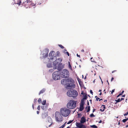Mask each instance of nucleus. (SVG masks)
Instances as JSON below:
<instances>
[{
    "label": "nucleus",
    "instance_id": "nucleus-30",
    "mask_svg": "<svg viewBox=\"0 0 128 128\" xmlns=\"http://www.w3.org/2000/svg\"><path fill=\"white\" fill-rule=\"evenodd\" d=\"M86 96H84V98H83V99L82 100H84V99H86Z\"/></svg>",
    "mask_w": 128,
    "mask_h": 128
},
{
    "label": "nucleus",
    "instance_id": "nucleus-12",
    "mask_svg": "<svg viewBox=\"0 0 128 128\" xmlns=\"http://www.w3.org/2000/svg\"><path fill=\"white\" fill-rule=\"evenodd\" d=\"M86 122V119L84 117H82L81 118V120L80 121V122L81 124H83L84 122Z\"/></svg>",
    "mask_w": 128,
    "mask_h": 128
},
{
    "label": "nucleus",
    "instance_id": "nucleus-22",
    "mask_svg": "<svg viewBox=\"0 0 128 128\" xmlns=\"http://www.w3.org/2000/svg\"><path fill=\"white\" fill-rule=\"evenodd\" d=\"M66 123V122H65L64 124H63L62 126H61L59 128H63L65 126V124Z\"/></svg>",
    "mask_w": 128,
    "mask_h": 128
},
{
    "label": "nucleus",
    "instance_id": "nucleus-50",
    "mask_svg": "<svg viewBox=\"0 0 128 128\" xmlns=\"http://www.w3.org/2000/svg\"><path fill=\"white\" fill-rule=\"evenodd\" d=\"M122 94V93L120 94H119V96H120V95H121Z\"/></svg>",
    "mask_w": 128,
    "mask_h": 128
},
{
    "label": "nucleus",
    "instance_id": "nucleus-62",
    "mask_svg": "<svg viewBox=\"0 0 128 128\" xmlns=\"http://www.w3.org/2000/svg\"><path fill=\"white\" fill-rule=\"evenodd\" d=\"M95 109H94L93 111V112L94 111Z\"/></svg>",
    "mask_w": 128,
    "mask_h": 128
},
{
    "label": "nucleus",
    "instance_id": "nucleus-5",
    "mask_svg": "<svg viewBox=\"0 0 128 128\" xmlns=\"http://www.w3.org/2000/svg\"><path fill=\"white\" fill-rule=\"evenodd\" d=\"M61 76L63 78H66L69 76V71L67 70L64 69L63 70L62 73L60 74Z\"/></svg>",
    "mask_w": 128,
    "mask_h": 128
},
{
    "label": "nucleus",
    "instance_id": "nucleus-46",
    "mask_svg": "<svg viewBox=\"0 0 128 128\" xmlns=\"http://www.w3.org/2000/svg\"><path fill=\"white\" fill-rule=\"evenodd\" d=\"M39 112L38 111H37V114H38L39 113Z\"/></svg>",
    "mask_w": 128,
    "mask_h": 128
},
{
    "label": "nucleus",
    "instance_id": "nucleus-10",
    "mask_svg": "<svg viewBox=\"0 0 128 128\" xmlns=\"http://www.w3.org/2000/svg\"><path fill=\"white\" fill-rule=\"evenodd\" d=\"M84 100H81L80 106V110L82 111L84 109Z\"/></svg>",
    "mask_w": 128,
    "mask_h": 128
},
{
    "label": "nucleus",
    "instance_id": "nucleus-29",
    "mask_svg": "<svg viewBox=\"0 0 128 128\" xmlns=\"http://www.w3.org/2000/svg\"><path fill=\"white\" fill-rule=\"evenodd\" d=\"M59 46L60 47H61L62 48H64V47L61 45H59Z\"/></svg>",
    "mask_w": 128,
    "mask_h": 128
},
{
    "label": "nucleus",
    "instance_id": "nucleus-42",
    "mask_svg": "<svg viewBox=\"0 0 128 128\" xmlns=\"http://www.w3.org/2000/svg\"><path fill=\"white\" fill-rule=\"evenodd\" d=\"M124 99L123 98H121L120 99V100L121 101L122 100H124Z\"/></svg>",
    "mask_w": 128,
    "mask_h": 128
},
{
    "label": "nucleus",
    "instance_id": "nucleus-8",
    "mask_svg": "<svg viewBox=\"0 0 128 128\" xmlns=\"http://www.w3.org/2000/svg\"><path fill=\"white\" fill-rule=\"evenodd\" d=\"M55 53V52L54 51L51 52L49 54V56L50 57V60H51L52 59L55 60L56 59V56H54Z\"/></svg>",
    "mask_w": 128,
    "mask_h": 128
},
{
    "label": "nucleus",
    "instance_id": "nucleus-47",
    "mask_svg": "<svg viewBox=\"0 0 128 128\" xmlns=\"http://www.w3.org/2000/svg\"><path fill=\"white\" fill-rule=\"evenodd\" d=\"M102 122V121L101 120H100V122H99V123H101Z\"/></svg>",
    "mask_w": 128,
    "mask_h": 128
},
{
    "label": "nucleus",
    "instance_id": "nucleus-27",
    "mask_svg": "<svg viewBox=\"0 0 128 128\" xmlns=\"http://www.w3.org/2000/svg\"><path fill=\"white\" fill-rule=\"evenodd\" d=\"M126 121H127V120L126 119H124L123 120H122V122H126Z\"/></svg>",
    "mask_w": 128,
    "mask_h": 128
},
{
    "label": "nucleus",
    "instance_id": "nucleus-4",
    "mask_svg": "<svg viewBox=\"0 0 128 128\" xmlns=\"http://www.w3.org/2000/svg\"><path fill=\"white\" fill-rule=\"evenodd\" d=\"M55 118L56 121L58 122H61L62 121V117L59 112H56Z\"/></svg>",
    "mask_w": 128,
    "mask_h": 128
},
{
    "label": "nucleus",
    "instance_id": "nucleus-61",
    "mask_svg": "<svg viewBox=\"0 0 128 128\" xmlns=\"http://www.w3.org/2000/svg\"><path fill=\"white\" fill-rule=\"evenodd\" d=\"M32 106L33 108H34V106L33 104L32 105Z\"/></svg>",
    "mask_w": 128,
    "mask_h": 128
},
{
    "label": "nucleus",
    "instance_id": "nucleus-56",
    "mask_svg": "<svg viewBox=\"0 0 128 128\" xmlns=\"http://www.w3.org/2000/svg\"><path fill=\"white\" fill-rule=\"evenodd\" d=\"M83 92H82V93H81V94H83Z\"/></svg>",
    "mask_w": 128,
    "mask_h": 128
},
{
    "label": "nucleus",
    "instance_id": "nucleus-16",
    "mask_svg": "<svg viewBox=\"0 0 128 128\" xmlns=\"http://www.w3.org/2000/svg\"><path fill=\"white\" fill-rule=\"evenodd\" d=\"M46 100H44V101L42 102V104L43 105H45L46 104Z\"/></svg>",
    "mask_w": 128,
    "mask_h": 128
},
{
    "label": "nucleus",
    "instance_id": "nucleus-15",
    "mask_svg": "<svg viewBox=\"0 0 128 128\" xmlns=\"http://www.w3.org/2000/svg\"><path fill=\"white\" fill-rule=\"evenodd\" d=\"M102 107H103L104 108L102 110V109H100V110L102 111L103 112L104 111V109L106 108L105 106L104 105H102Z\"/></svg>",
    "mask_w": 128,
    "mask_h": 128
},
{
    "label": "nucleus",
    "instance_id": "nucleus-6",
    "mask_svg": "<svg viewBox=\"0 0 128 128\" xmlns=\"http://www.w3.org/2000/svg\"><path fill=\"white\" fill-rule=\"evenodd\" d=\"M60 72H54L52 74V78L55 80H59L60 79Z\"/></svg>",
    "mask_w": 128,
    "mask_h": 128
},
{
    "label": "nucleus",
    "instance_id": "nucleus-23",
    "mask_svg": "<svg viewBox=\"0 0 128 128\" xmlns=\"http://www.w3.org/2000/svg\"><path fill=\"white\" fill-rule=\"evenodd\" d=\"M57 61H55L53 63V64L54 66H56V64L57 63Z\"/></svg>",
    "mask_w": 128,
    "mask_h": 128
},
{
    "label": "nucleus",
    "instance_id": "nucleus-31",
    "mask_svg": "<svg viewBox=\"0 0 128 128\" xmlns=\"http://www.w3.org/2000/svg\"><path fill=\"white\" fill-rule=\"evenodd\" d=\"M94 116V114H91L90 115V116L91 117H93V116Z\"/></svg>",
    "mask_w": 128,
    "mask_h": 128
},
{
    "label": "nucleus",
    "instance_id": "nucleus-26",
    "mask_svg": "<svg viewBox=\"0 0 128 128\" xmlns=\"http://www.w3.org/2000/svg\"><path fill=\"white\" fill-rule=\"evenodd\" d=\"M73 121V120H70L67 123V124H69L71 123H72Z\"/></svg>",
    "mask_w": 128,
    "mask_h": 128
},
{
    "label": "nucleus",
    "instance_id": "nucleus-54",
    "mask_svg": "<svg viewBox=\"0 0 128 128\" xmlns=\"http://www.w3.org/2000/svg\"><path fill=\"white\" fill-rule=\"evenodd\" d=\"M107 102V100H105L104 101V102Z\"/></svg>",
    "mask_w": 128,
    "mask_h": 128
},
{
    "label": "nucleus",
    "instance_id": "nucleus-3",
    "mask_svg": "<svg viewBox=\"0 0 128 128\" xmlns=\"http://www.w3.org/2000/svg\"><path fill=\"white\" fill-rule=\"evenodd\" d=\"M66 94L68 96L73 98L76 97L78 95V92L74 90H68Z\"/></svg>",
    "mask_w": 128,
    "mask_h": 128
},
{
    "label": "nucleus",
    "instance_id": "nucleus-44",
    "mask_svg": "<svg viewBox=\"0 0 128 128\" xmlns=\"http://www.w3.org/2000/svg\"><path fill=\"white\" fill-rule=\"evenodd\" d=\"M36 99H35L34 100V102H36Z\"/></svg>",
    "mask_w": 128,
    "mask_h": 128
},
{
    "label": "nucleus",
    "instance_id": "nucleus-34",
    "mask_svg": "<svg viewBox=\"0 0 128 128\" xmlns=\"http://www.w3.org/2000/svg\"><path fill=\"white\" fill-rule=\"evenodd\" d=\"M42 108L43 109V110H44L45 108H44V106H42Z\"/></svg>",
    "mask_w": 128,
    "mask_h": 128
},
{
    "label": "nucleus",
    "instance_id": "nucleus-63",
    "mask_svg": "<svg viewBox=\"0 0 128 128\" xmlns=\"http://www.w3.org/2000/svg\"><path fill=\"white\" fill-rule=\"evenodd\" d=\"M126 120L127 121L128 120V118H126Z\"/></svg>",
    "mask_w": 128,
    "mask_h": 128
},
{
    "label": "nucleus",
    "instance_id": "nucleus-7",
    "mask_svg": "<svg viewBox=\"0 0 128 128\" xmlns=\"http://www.w3.org/2000/svg\"><path fill=\"white\" fill-rule=\"evenodd\" d=\"M65 87L68 89L73 88L75 87V85L72 82L68 83L65 84Z\"/></svg>",
    "mask_w": 128,
    "mask_h": 128
},
{
    "label": "nucleus",
    "instance_id": "nucleus-1",
    "mask_svg": "<svg viewBox=\"0 0 128 128\" xmlns=\"http://www.w3.org/2000/svg\"><path fill=\"white\" fill-rule=\"evenodd\" d=\"M70 110L66 108H62L60 110V114L63 116L67 117L70 113Z\"/></svg>",
    "mask_w": 128,
    "mask_h": 128
},
{
    "label": "nucleus",
    "instance_id": "nucleus-58",
    "mask_svg": "<svg viewBox=\"0 0 128 128\" xmlns=\"http://www.w3.org/2000/svg\"><path fill=\"white\" fill-rule=\"evenodd\" d=\"M101 82H102V84H103V82L102 81V80H101Z\"/></svg>",
    "mask_w": 128,
    "mask_h": 128
},
{
    "label": "nucleus",
    "instance_id": "nucleus-49",
    "mask_svg": "<svg viewBox=\"0 0 128 128\" xmlns=\"http://www.w3.org/2000/svg\"><path fill=\"white\" fill-rule=\"evenodd\" d=\"M122 97H125V95L124 94L122 96Z\"/></svg>",
    "mask_w": 128,
    "mask_h": 128
},
{
    "label": "nucleus",
    "instance_id": "nucleus-25",
    "mask_svg": "<svg viewBox=\"0 0 128 128\" xmlns=\"http://www.w3.org/2000/svg\"><path fill=\"white\" fill-rule=\"evenodd\" d=\"M116 102H120L121 101L120 100V98H118V100H116Z\"/></svg>",
    "mask_w": 128,
    "mask_h": 128
},
{
    "label": "nucleus",
    "instance_id": "nucleus-39",
    "mask_svg": "<svg viewBox=\"0 0 128 128\" xmlns=\"http://www.w3.org/2000/svg\"><path fill=\"white\" fill-rule=\"evenodd\" d=\"M90 93L91 94H93V92H92V90H90Z\"/></svg>",
    "mask_w": 128,
    "mask_h": 128
},
{
    "label": "nucleus",
    "instance_id": "nucleus-17",
    "mask_svg": "<svg viewBox=\"0 0 128 128\" xmlns=\"http://www.w3.org/2000/svg\"><path fill=\"white\" fill-rule=\"evenodd\" d=\"M52 65L50 64H47V66L48 68H50L52 67Z\"/></svg>",
    "mask_w": 128,
    "mask_h": 128
},
{
    "label": "nucleus",
    "instance_id": "nucleus-48",
    "mask_svg": "<svg viewBox=\"0 0 128 128\" xmlns=\"http://www.w3.org/2000/svg\"><path fill=\"white\" fill-rule=\"evenodd\" d=\"M81 51L82 52H83L84 51V50H81Z\"/></svg>",
    "mask_w": 128,
    "mask_h": 128
},
{
    "label": "nucleus",
    "instance_id": "nucleus-36",
    "mask_svg": "<svg viewBox=\"0 0 128 128\" xmlns=\"http://www.w3.org/2000/svg\"><path fill=\"white\" fill-rule=\"evenodd\" d=\"M58 60H60V62H61L62 61V59L61 58H60L58 59Z\"/></svg>",
    "mask_w": 128,
    "mask_h": 128
},
{
    "label": "nucleus",
    "instance_id": "nucleus-40",
    "mask_svg": "<svg viewBox=\"0 0 128 128\" xmlns=\"http://www.w3.org/2000/svg\"><path fill=\"white\" fill-rule=\"evenodd\" d=\"M66 53L68 55V56H69V53L68 52H66Z\"/></svg>",
    "mask_w": 128,
    "mask_h": 128
},
{
    "label": "nucleus",
    "instance_id": "nucleus-41",
    "mask_svg": "<svg viewBox=\"0 0 128 128\" xmlns=\"http://www.w3.org/2000/svg\"><path fill=\"white\" fill-rule=\"evenodd\" d=\"M21 2H20H20H19L18 3V4H19V5H20V4H21Z\"/></svg>",
    "mask_w": 128,
    "mask_h": 128
},
{
    "label": "nucleus",
    "instance_id": "nucleus-64",
    "mask_svg": "<svg viewBox=\"0 0 128 128\" xmlns=\"http://www.w3.org/2000/svg\"><path fill=\"white\" fill-rule=\"evenodd\" d=\"M128 125H127V126H126V128L128 127Z\"/></svg>",
    "mask_w": 128,
    "mask_h": 128
},
{
    "label": "nucleus",
    "instance_id": "nucleus-24",
    "mask_svg": "<svg viewBox=\"0 0 128 128\" xmlns=\"http://www.w3.org/2000/svg\"><path fill=\"white\" fill-rule=\"evenodd\" d=\"M38 102L39 104H40L41 102V100L40 98H39L38 100Z\"/></svg>",
    "mask_w": 128,
    "mask_h": 128
},
{
    "label": "nucleus",
    "instance_id": "nucleus-32",
    "mask_svg": "<svg viewBox=\"0 0 128 128\" xmlns=\"http://www.w3.org/2000/svg\"><path fill=\"white\" fill-rule=\"evenodd\" d=\"M114 90H112V91L111 92V93L112 94L114 92Z\"/></svg>",
    "mask_w": 128,
    "mask_h": 128
},
{
    "label": "nucleus",
    "instance_id": "nucleus-57",
    "mask_svg": "<svg viewBox=\"0 0 128 128\" xmlns=\"http://www.w3.org/2000/svg\"><path fill=\"white\" fill-rule=\"evenodd\" d=\"M118 125H120V122H118Z\"/></svg>",
    "mask_w": 128,
    "mask_h": 128
},
{
    "label": "nucleus",
    "instance_id": "nucleus-14",
    "mask_svg": "<svg viewBox=\"0 0 128 128\" xmlns=\"http://www.w3.org/2000/svg\"><path fill=\"white\" fill-rule=\"evenodd\" d=\"M47 116V114L46 113H44L42 114V116L43 118H44L46 116Z\"/></svg>",
    "mask_w": 128,
    "mask_h": 128
},
{
    "label": "nucleus",
    "instance_id": "nucleus-51",
    "mask_svg": "<svg viewBox=\"0 0 128 128\" xmlns=\"http://www.w3.org/2000/svg\"><path fill=\"white\" fill-rule=\"evenodd\" d=\"M99 78H100V79L101 80H102L101 78L100 77V76H99Z\"/></svg>",
    "mask_w": 128,
    "mask_h": 128
},
{
    "label": "nucleus",
    "instance_id": "nucleus-21",
    "mask_svg": "<svg viewBox=\"0 0 128 128\" xmlns=\"http://www.w3.org/2000/svg\"><path fill=\"white\" fill-rule=\"evenodd\" d=\"M87 108V112H88L90 111V106H88V108Z\"/></svg>",
    "mask_w": 128,
    "mask_h": 128
},
{
    "label": "nucleus",
    "instance_id": "nucleus-35",
    "mask_svg": "<svg viewBox=\"0 0 128 128\" xmlns=\"http://www.w3.org/2000/svg\"><path fill=\"white\" fill-rule=\"evenodd\" d=\"M48 54L47 53H46L45 54V57H46L47 56H48Z\"/></svg>",
    "mask_w": 128,
    "mask_h": 128
},
{
    "label": "nucleus",
    "instance_id": "nucleus-33",
    "mask_svg": "<svg viewBox=\"0 0 128 128\" xmlns=\"http://www.w3.org/2000/svg\"><path fill=\"white\" fill-rule=\"evenodd\" d=\"M57 53L58 54V55H56V56H58L60 55V53L58 52H57Z\"/></svg>",
    "mask_w": 128,
    "mask_h": 128
},
{
    "label": "nucleus",
    "instance_id": "nucleus-37",
    "mask_svg": "<svg viewBox=\"0 0 128 128\" xmlns=\"http://www.w3.org/2000/svg\"><path fill=\"white\" fill-rule=\"evenodd\" d=\"M40 109V106H38V110H39Z\"/></svg>",
    "mask_w": 128,
    "mask_h": 128
},
{
    "label": "nucleus",
    "instance_id": "nucleus-28",
    "mask_svg": "<svg viewBox=\"0 0 128 128\" xmlns=\"http://www.w3.org/2000/svg\"><path fill=\"white\" fill-rule=\"evenodd\" d=\"M128 114V112H126L125 114H124V116H126Z\"/></svg>",
    "mask_w": 128,
    "mask_h": 128
},
{
    "label": "nucleus",
    "instance_id": "nucleus-13",
    "mask_svg": "<svg viewBox=\"0 0 128 128\" xmlns=\"http://www.w3.org/2000/svg\"><path fill=\"white\" fill-rule=\"evenodd\" d=\"M48 122L50 123V125H49V127H50V126L52 125V119L50 117H48Z\"/></svg>",
    "mask_w": 128,
    "mask_h": 128
},
{
    "label": "nucleus",
    "instance_id": "nucleus-60",
    "mask_svg": "<svg viewBox=\"0 0 128 128\" xmlns=\"http://www.w3.org/2000/svg\"><path fill=\"white\" fill-rule=\"evenodd\" d=\"M101 94H102V92H101L100 93V95H101Z\"/></svg>",
    "mask_w": 128,
    "mask_h": 128
},
{
    "label": "nucleus",
    "instance_id": "nucleus-53",
    "mask_svg": "<svg viewBox=\"0 0 128 128\" xmlns=\"http://www.w3.org/2000/svg\"><path fill=\"white\" fill-rule=\"evenodd\" d=\"M124 90H123L122 92V94L124 93Z\"/></svg>",
    "mask_w": 128,
    "mask_h": 128
},
{
    "label": "nucleus",
    "instance_id": "nucleus-45",
    "mask_svg": "<svg viewBox=\"0 0 128 128\" xmlns=\"http://www.w3.org/2000/svg\"><path fill=\"white\" fill-rule=\"evenodd\" d=\"M113 79H114L113 78H112L111 79V81H112Z\"/></svg>",
    "mask_w": 128,
    "mask_h": 128
},
{
    "label": "nucleus",
    "instance_id": "nucleus-43",
    "mask_svg": "<svg viewBox=\"0 0 128 128\" xmlns=\"http://www.w3.org/2000/svg\"><path fill=\"white\" fill-rule=\"evenodd\" d=\"M77 56H78V57H80V55H78V54H77Z\"/></svg>",
    "mask_w": 128,
    "mask_h": 128
},
{
    "label": "nucleus",
    "instance_id": "nucleus-38",
    "mask_svg": "<svg viewBox=\"0 0 128 128\" xmlns=\"http://www.w3.org/2000/svg\"><path fill=\"white\" fill-rule=\"evenodd\" d=\"M100 99V98H96V100L97 101H98V100H99Z\"/></svg>",
    "mask_w": 128,
    "mask_h": 128
},
{
    "label": "nucleus",
    "instance_id": "nucleus-19",
    "mask_svg": "<svg viewBox=\"0 0 128 128\" xmlns=\"http://www.w3.org/2000/svg\"><path fill=\"white\" fill-rule=\"evenodd\" d=\"M45 91V90L44 89H43L39 93V94H40L41 93H43Z\"/></svg>",
    "mask_w": 128,
    "mask_h": 128
},
{
    "label": "nucleus",
    "instance_id": "nucleus-20",
    "mask_svg": "<svg viewBox=\"0 0 128 128\" xmlns=\"http://www.w3.org/2000/svg\"><path fill=\"white\" fill-rule=\"evenodd\" d=\"M90 127L94 128H97V127L96 126L94 125L90 126Z\"/></svg>",
    "mask_w": 128,
    "mask_h": 128
},
{
    "label": "nucleus",
    "instance_id": "nucleus-2",
    "mask_svg": "<svg viewBox=\"0 0 128 128\" xmlns=\"http://www.w3.org/2000/svg\"><path fill=\"white\" fill-rule=\"evenodd\" d=\"M66 106L67 108L69 109H74L76 106V102L73 100H70L68 102Z\"/></svg>",
    "mask_w": 128,
    "mask_h": 128
},
{
    "label": "nucleus",
    "instance_id": "nucleus-9",
    "mask_svg": "<svg viewBox=\"0 0 128 128\" xmlns=\"http://www.w3.org/2000/svg\"><path fill=\"white\" fill-rule=\"evenodd\" d=\"M76 125L78 127L80 128H86V126L81 124L78 122H76Z\"/></svg>",
    "mask_w": 128,
    "mask_h": 128
},
{
    "label": "nucleus",
    "instance_id": "nucleus-59",
    "mask_svg": "<svg viewBox=\"0 0 128 128\" xmlns=\"http://www.w3.org/2000/svg\"><path fill=\"white\" fill-rule=\"evenodd\" d=\"M95 80H94L93 81V82L94 83V82H95Z\"/></svg>",
    "mask_w": 128,
    "mask_h": 128
},
{
    "label": "nucleus",
    "instance_id": "nucleus-18",
    "mask_svg": "<svg viewBox=\"0 0 128 128\" xmlns=\"http://www.w3.org/2000/svg\"><path fill=\"white\" fill-rule=\"evenodd\" d=\"M68 67L71 70H72V68L71 66V65H70V62H68Z\"/></svg>",
    "mask_w": 128,
    "mask_h": 128
},
{
    "label": "nucleus",
    "instance_id": "nucleus-11",
    "mask_svg": "<svg viewBox=\"0 0 128 128\" xmlns=\"http://www.w3.org/2000/svg\"><path fill=\"white\" fill-rule=\"evenodd\" d=\"M68 82V80L64 79L61 80V83L62 84L64 85L65 86V84H67V82Z\"/></svg>",
    "mask_w": 128,
    "mask_h": 128
},
{
    "label": "nucleus",
    "instance_id": "nucleus-55",
    "mask_svg": "<svg viewBox=\"0 0 128 128\" xmlns=\"http://www.w3.org/2000/svg\"><path fill=\"white\" fill-rule=\"evenodd\" d=\"M84 78V79H86V76H85V77Z\"/></svg>",
    "mask_w": 128,
    "mask_h": 128
},
{
    "label": "nucleus",
    "instance_id": "nucleus-52",
    "mask_svg": "<svg viewBox=\"0 0 128 128\" xmlns=\"http://www.w3.org/2000/svg\"><path fill=\"white\" fill-rule=\"evenodd\" d=\"M54 68V69H56V67H55Z\"/></svg>",
    "mask_w": 128,
    "mask_h": 128
}]
</instances>
